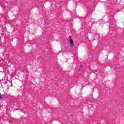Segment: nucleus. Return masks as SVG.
Masks as SVG:
<instances>
[{
  "label": "nucleus",
  "instance_id": "obj_2",
  "mask_svg": "<svg viewBox=\"0 0 124 124\" xmlns=\"http://www.w3.org/2000/svg\"><path fill=\"white\" fill-rule=\"evenodd\" d=\"M80 67L81 68H83V66H82L81 65L80 66Z\"/></svg>",
  "mask_w": 124,
  "mask_h": 124
},
{
  "label": "nucleus",
  "instance_id": "obj_1",
  "mask_svg": "<svg viewBox=\"0 0 124 124\" xmlns=\"http://www.w3.org/2000/svg\"><path fill=\"white\" fill-rule=\"evenodd\" d=\"M69 38L70 43L72 47H73V46H74V41H73V40H72V39H71V36H69Z\"/></svg>",
  "mask_w": 124,
  "mask_h": 124
}]
</instances>
